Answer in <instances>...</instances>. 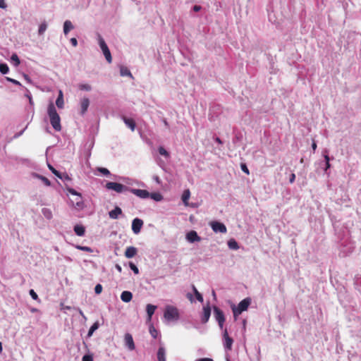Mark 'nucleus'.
Wrapping results in <instances>:
<instances>
[{
    "label": "nucleus",
    "mask_w": 361,
    "mask_h": 361,
    "mask_svg": "<svg viewBox=\"0 0 361 361\" xmlns=\"http://www.w3.org/2000/svg\"><path fill=\"white\" fill-rule=\"evenodd\" d=\"M48 115L53 128L56 131H60L61 130V118L53 103L48 106Z\"/></svg>",
    "instance_id": "f257e3e1"
},
{
    "label": "nucleus",
    "mask_w": 361,
    "mask_h": 361,
    "mask_svg": "<svg viewBox=\"0 0 361 361\" xmlns=\"http://www.w3.org/2000/svg\"><path fill=\"white\" fill-rule=\"evenodd\" d=\"M251 300L249 298H245L242 301L240 302L238 307L233 306L232 307L233 316L235 317H238L239 314H240L243 311L247 310L250 304Z\"/></svg>",
    "instance_id": "f03ea898"
},
{
    "label": "nucleus",
    "mask_w": 361,
    "mask_h": 361,
    "mask_svg": "<svg viewBox=\"0 0 361 361\" xmlns=\"http://www.w3.org/2000/svg\"><path fill=\"white\" fill-rule=\"evenodd\" d=\"M105 187L108 190H112L118 193L129 191L130 190V188L128 186L116 182H108L106 183Z\"/></svg>",
    "instance_id": "7ed1b4c3"
},
{
    "label": "nucleus",
    "mask_w": 361,
    "mask_h": 361,
    "mask_svg": "<svg viewBox=\"0 0 361 361\" xmlns=\"http://www.w3.org/2000/svg\"><path fill=\"white\" fill-rule=\"evenodd\" d=\"M98 40H99V47L105 56V59L109 63H111L112 61V57L111 52L108 48V46L106 45L104 39L100 35H98Z\"/></svg>",
    "instance_id": "20e7f679"
},
{
    "label": "nucleus",
    "mask_w": 361,
    "mask_h": 361,
    "mask_svg": "<svg viewBox=\"0 0 361 361\" xmlns=\"http://www.w3.org/2000/svg\"><path fill=\"white\" fill-rule=\"evenodd\" d=\"M164 317L167 320L177 319L178 318V311L177 308L168 306L164 312Z\"/></svg>",
    "instance_id": "39448f33"
},
{
    "label": "nucleus",
    "mask_w": 361,
    "mask_h": 361,
    "mask_svg": "<svg viewBox=\"0 0 361 361\" xmlns=\"http://www.w3.org/2000/svg\"><path fill=\"white\" fill-rule=\"evenodd\" d=\"M214 314L215 319L218 322L220 328L222 329L225 322V317L223 311L221 310L219 307L214 306Z\"/></svg>",
    "instance_id": "423d86ee"
},
{
    "label": "nucleus",
    "mask_w": 361,
    "mask_h": 361,
    "mask_svg": "<svg viewBox=\"0 0 361 361\" xmlns=\"http://www.w3.org/2000/svg\"><path fill=\"white\" fill-rule=\"evenodd\" d=\"M210 226H211L212 230L215 233L219 232V233H226V231H227V228H226V226L224 224L221 223V222H219V221H212L210 223Z\"/></svg>",
    "instance_id": "0eeeda50"
},
{
    "label": "nucleus",
    "mask_w": 361,
    "mask_h": 361,
    "mask_svg": "<svg viewBox=\"0 0 361 361\" xmlns=\"http://www.w3.org/2000/svg\"><path fill=\"white\" fill-rule=\"evenodd\" d=\"M124 342L126 346L130 351L134 350L135 348V343L133 336L130 334L126 333L124 336Z\"/></svg>",
    "instance_id": "6e6552de"
},
{
    "label": "nucleus",
    "mask_w": 361,
    "mask_h": 361,
    "mask_svg": "<svg viewBox=\"0 0 361 361\" xmlns=\"http://www.w3.org/2000/svg\"><path fill=\"white\" fill-rule=\"evenodd\" d=\"M143 226V221L140 219L135 218L132 222V230L134 233L138 234Z\"/></svg>",
    "instance_id": "1a4fd4ad"
},
{
    "label": "nucleus",
    "mask_w": 361,
    "mask_h": 361,
    "mask_svg": "<svg viewBox=\"0 0 361 361\" xmlns=\"http://www.w3.org/2000/svg\"><path fill=\"white\" fill-rule=\"evenodd\" d=\"M129 191L140 198L145 199L149 197V192L146 190L130 188Z\"/></svg>",
    "instance_id": "9d476101"
},
{
    "label": "nucleus",
    "mask_w": 361,
    "mask_h": 361,
    "mask_svg": "<svg viewBox=\"0 0 361 361\" xmlns=\"http://www.w3.org/2000/svg\"><path fill=\"white\" fill-rule=\"evenodd\" d=\"M224 347L228 350H231L233 340L232 338H231L228 336V331L226 329H225V331L224 332Z\"/></svg>",
    "instance_id": "9b49d317"
},
{
    "label": "nucleus",
    "mask_w": 361,
    "mask_h": 361,
    "mask_svg": "<svg viewBox=\"0 0 361 361\" xmlns=\"http://www.w3.org/2000/svg\"><path fill=\"white\" fill-rule=\"evenodd\" d=\"M186 239L190 243L199 242L201 238L195 231H190L186 235Z\"/></svg>",
    "instance_id": "f8f14e48"
},
{
    "label": "nucleus",
    "mask_w": 361,
    "mask_h": 361,
    "mask_svg": "<svg viewBox=\"0 0 361 361\" xmlns=\"http://www.w3.org/2000/svg\"><path fill=\"white\" fill-rule=\"evenodd\" d=\"M210 315H211V308H210V306L209 305H207V306H204L203 307V313H202V316L201 318L202 322L204 324L207 323L210 317Z\"/></svg>",
    "instance_id": "ddd939ff"
},
{
    "label": "nucleus",
    "mask_w": 361,
    "mask_h": 361,
    "mask_svg": "<svg viewBox=\"0 0 361 361\" xmlns=\"http://www.w3.org/2000/svg\"><path fill=\"white\" fill-rule=\"evenodd\" d=\"M137 253V249L135 247L130 246L128 247L125 251V257L126 258H133L134 257Z\"/></svg>",
    "instance_id": "4468645a"
},
{
    "label": "nucleus",
    "mask_w": 361,
    "mask_h": 361,
    "mask_svg": "<svg viewBox=\"0 0 361 361\" xmlns=\"http://www.w3.org/2000/svg\"><path fill=\"white\" fill-rule=\"evenodd\" d=\"M122 214L121 209L116 206L113 210L109 212V216L112 219H117L118 216Z\"/></svg>",
    "instance_id": "2eb2a0df"
},
{
    "label": "nucleus",
    "mask_w": 361,
    "mask_h": 361,
    "mask_svg": "<svg viewBox=\"0 0 361 361\" xmlns=\"http://www.w3.org/2000/svg\"><path fill=\"white\" fill-rule=\"evenodd\" d=\"M90 105V100L88 98H83L80 102V107H81V114H84Z\"/></svg>",
    "instance_id": "dca6fc26"
},
{
    "label": "nucleus",
    "mask_w": 361,
    "mask_h": 361,
    "mask_svg": "<svg viewBox=\"0 0 361 361\" xmlns=\"http://www.w3.org/2000/svg\"><path fill=\"white\" fill-rule=\"evenodd\" d=\"M133 298V294L130 291H128V290H125L123 292H122L121 295V299L122 300V301L125 302H130Z\"/></svg>",
    "instance_id": "f3484780"
},
{
    "label": "nucleus",
    "mask_w": 361,
    "mask_h": 361,
    "mask_svg": "<svg viewBox=\"0 0 361 361\" xmlns=\"http://www.w3.org/2000/svg\"><path fill=\"white\" fill-rule=\"evenodd\" d=\"M157 309V306L148 304L146 307L147 314V319L148 321H151L152 317L154 313L155 310Z\"/></svg>",
    "instance_id": "a211bd4d"
},
{
    "label": "nucleus",
    "mask_w": 361,
    "mask_h": 361,
    "mask_svg": "<svg viewBox=\"0 0 361 361\" xmlns=\"http://www.w3.org/2000/svg\"><path fill=\"white\" fill-rule=\"evenodd\" d=\"M123 120L126 125L130 128L132 131L135 130V122L133 118H128L125 116L123 117Z\"/></svg>",
    "instance_id": "6ab92c4d"
},
{
    "label": "nucleus",
    "mask_w": 361,
    "mask_h": 361,
    "mask_svg": "<svg viewBox=\"0 0 361 361\" xmlns=\"http://www.w3.org/2000/svg\"><path fill=\"white\" fill-rule=\"evenodd\" d=\"M158 361H166V350L164 347H159L157 351Z\"/></svg>",
    "instance_id": "aec40b11"
},
{
    "label": "nucleus",
    "mask_w": 361,
    "mask_h": 361,
    "mask_svg": "<svg viewBox=\"0 0 361 361\" xmlns=\"http://www.w3.org/2000/svg\"><path fill=\"white\" fill-rule=\"evenodd\" d=\"M74 231L78 236H83L85 233V228L82 225L77 224L74 226Z\"/></svg>",
    "instance_id": "412c9836"
},
{
    "label": "nucleus",
    "mask_w": 361,
    "mask_h": 361,
    "mask_svg": "<svg viewBox=\"0 0 361 361\" xmlns=\"http://www.w3.org/2000/svg\"><path fill=\"white\" fill-rule=\"evenodd\" d=\"M56 104L59 109H62L63 107V105H64L63 95V92L61 90H59V96L56 101Z\"/></svg>",
    "instance_id": "4be33fe9"
},
{
    "label": "nucleus",
    "mask_w": 361,
    "mask_h": 361,
    "mask_svg": "<svg viewBox=\"0 0 361 361\" xmlns=\"http://www.w3.org/2000/svg\"><path fill=\"white\" fill-rule=\"evenodd\" d=\"M73 28V25L70 20H66L63 25V32L67 35L70 30Z\"/></svg>",
    "instance_id": "5701e85b"
},
{
    "label": "nucleus",
    "mask_w": 361,
    "mask_h": 361,
    "mask_svg": "<svg viewBox=\"0 0 361 361\" xmlns=\"http://www.w3.org/2000/svg\"><path fill=\"white\" fill-rule=\"evenodd\" d=\"M190 197V192L189 190H185L182 195V200L185 205H188V200Z\"/></svg>",
    "instance_id": "b1692460"
},
{
    "label": "nucleus",
    "mask_w": 361,
    "mask_h": 361,
    "mask_svg": "<svg viewBox=\"0 0 361 361\" xmlns=\"http://www.w3.org/2000/svg\"><path fill=\"white\" fill-rule=\"evenodd\" d=\"M99 324L98 322H94L92 326L90 328L89 331H88V334H87V336L90 337L91 336L93 333L99 328Z\"/></svg>",
    "instance_id": "393cba45"
},
{
    "label": "nucleus",
    "mask_w": 361,
    "mask_h": 361,
    "mask_svg": "<svg viewBox=\"0 0 361 361\" xmlns=\"http://www.w3.org/2000/svg\"><path fill=\"white\" fill-rule=\"evenodd\" d=\"M228 246L230 249L238 250L239 248L238 243L234 239H231L228 242Z\"/></svg>",
    "instance_id": "a878e982"
},
{
    "label": "nucleus",
    "mask_w": 361,
    "mask_h": 361,
    "mask_svg": "<svg viewBox=\"0 0 361 361\" xmlns=\"http://www.w3.org/2000/svg\"><path fill=\"white\" fill-rule=\"evenodd\" d=\"M11 61L16 67L18 66L20 63V59L16 54H12L11 57Z\"/></svg>",
    "instance_id": "bb28decb"
},
{
    "label": "nucleus",
    "mask_w": 361,
    "mask_h": 361,
    "mask_svg": "<svg viewBox=\"0 0 361 361\" xmlns=\"http://www.w3.org/2000/svg\"><path fill=\"white\" fill-rule=\"evenodd\" d=\"M192 288L195 295L197 300L198 301H200V302H202L203 297H202V294L197 290V288H195V286L194 285L192 286Z\"/></svg>",
    "instance_id": "cd10ccee"
},
{
    "label": "nucleus",
    "mask_w": 361,
    "mask_h": 361,
    "mask_svg": "<svg viewBox=\"0 0 361 361\" xmlns=\"http://www.w3.org/2000/svg\"><path fill=\"white\" fill-rule=\"evenodd\" d=\"M149 197L157 202L161 201L163 199L162 195L159 192L149 193Z\"/></svg>",
    "instance_id": "c85d7f7f"
},
{
    "label": "nucleus",
    "mask_w": 361,
    "mask_h": 361,
    "mask_svg": "<svg viewBox=\"0 0 361 361\" xmlns=\"http://www.w3.org/2000/svg\"><path fill=\"white\" fill-rule=\"evenodd\" d=\"M9 71V68L6 63H0V72L2 74H6Z\"/></svg>",
    "instance_id": "c756f323"
},
{
    "label": "nucleus",
    "mask_w": 361,
    "mask_h": 361,
    "mask_svg": "<svg viewBox=\"0 0 361 361\" xmlns=\"http://www.w3.org/2000/svg\"><path fill=\"white\" fill-rule=\"evenodd\" d=\"M120 71L122 76H132L130 71L126 67L122 66Z\"/></svg>",
    "instance_id": "7c9ffc66"
},
{
    "label": "nucleus",
    "mask_w": 361,
    "mask_h": 361,
    "mask_svg": "<svg viewBox=\"0 0 361 361\" xmlns=\"http://www.w3.org/2000/svg\"><path fill=\"white\" fill-rule=\"evenodd\" d=\"M149 333L154 338H157L158 336V331L152 324L149 326Z\"/></svg>",
    "instance_id": "2f4dec72"
},
{
    "label": "nucleus",
    "mask_w": 361,
    "mask_h": 361,
    "mask_svg": "<svg viewBox=\"0 0 361 361\" xmlns=\"http://www.w3.org/2000/svg\"><path fill=\"white\" fill-rule=\"evenodd\" d=\"M47 28V25L46 23H42L40 24L39 27V30H38V33L39 35H43L44 32L46 31Z\"/></svg>",
    "instance_id": "473e14b6"
},
{
    "label": "nucleus",
    "mask_w": 361,
    "mask_h": 361,
    "mask_svg": "<svg viewBox=\"0 0 361 361\" xmlns=\"http://www.w3.org/2000/svg\"><path fill=\"white\" fill-rule=\"evenodd\" d=\"M75 247L79 250H82V251H85V252H92L93 250L91 247H87V246H82V245H76Z\"/></svg>",
    "instance_id": "72a5a7b5"
},
{
    "label": "nucleus",
    "mask_w": 361,
    "mask_h": 361,
    "mask_svg": "<svg viewBox=\"0 0 361 361\" xmlns=\"http://www.w3.org/2000/svg\"><path fill=\"white\" fill-rule=\"evenodd\" d=\"M48 167L49 169H50V171L55 175L57 177H59V178H61V173H59V171H58L57 170H56L51 165L49 164L48 165Z\"/></svg>",
    "instance_id": "f704fd0d"
},
{
    "label": "nucleus",
    "mask_w": 361,
    "mask_h": 361,
    "mask_svg": "<svg viewBox=\"0 0 361 361\" xmlns=\"http://www.w3.org/2000/svg\"><path fill=\"white\" fill-rule=\"evenodd\" d=\"M42 212H43V214L44 215V216L47 219H50L52 217L51 212L49 209H43Z\"/></svg>",
    "instance_id": "c9c22d12"
},
{
    "label": "nucleus",
    "mask_w": 361,
    "mask_h": 361,
    "mask_svg": "<svg viewBox=\"0 0 361 361\" xmlns=\"http://www.w3.org/2000/svg\"><path fill=\"white\" fill-rule=\"evenodd\" d=\"M158 150H159V153L161 155H163L164 157H169V152L163 147H159Z\"/></svg>",
    "instance_id": "e433bc0d"
},
{
    "label": "nucleus",
    "mask_w": 361,
    "mask_h": 361,
    "mask_svg": "<svg viewBox=\"0 0 361 361\" xmlns=\"http://www.w3.org/2000/svg\"><path fill=\"white\" fill-rule=\"evenodd\" d=\"M37 177L41 179L42 180V182L47 185V186H49L51 185V182L50 180L47 178L46 177L44 176H37Z\"/></svg>",
    "instance_id": "4c0bfd02"
},
{
    "label": "nucleus",
    "mask_w": 361,
    "mask_h": 361,
    "mask_svg": "<svg viewBox=\"0 0 361 361\" xmlns=\"http://www.w3.org/2000/svg\"><path fill=\"white\" fill-rule=\"evenodd\" d=\"M97 170L102 174L105 175V176H109L110 175V171L106 169V168H102V167H100V168H98Z\"/></svg>",
    "instance_id": "58836bf2"
},
{
    "label": "nucleus",
    "mask_w": 361,
    "mask_h": 361,
    "mask_svg": "<svg viewBox=\"0 0 361 361\" xmlns=\"http://www.w3.org/2000/svg\"><path fill=\"white\" fill-rule=\"evenodd\" d=\"M129 266H130V268L133 270V271L135 274H137L139 273V269H138V268L137 267V266L135 264H134L132 262H130L129 263Z\"/></svg>",
    "instance_id": "ea45409f"
},
{
    "label": "nucleus",
    "mask_w": 361,
    "mask_h": 361,
    "mask_svg": "<svg viewBox=\"0 0 361 361\" xmlns=\"http://www.w3.org/2000/svg\"><path fill=\"white\" fill-rule=\"evenodd\" d=\"M79 88L81 90L90 91L91 90L90 85L87 84H82L79 85Z\"/></svg>",
    "instance_id": "a19ab883"
},
{
    "label": "nucleus",
    "mask_w": 361,
    "mask_h": 361,
    "mask_svg": "<svg viewBox=\"0 0 361 361\" xmlns=\"http://www.w3.org/2000/svg\"><path fill=\"white\" fill-rule=\"evenodd\" d=\"M94 291L96 294H100L102 291V286L101 284L96 285Z\"/></svg>",
    "instance_id": "79ce46f5"
},
{
    "label": "nucleus",
    "mask_w": 361,
    "mask_h": 361,
    "mask_svg": "<svg viewBox=\"0 0 361 361\" xmlns=\"http://www.w3.org/2000/svg\"><path fill=\"white\" fill-rule=\"evenodd\" d=\"M30 296L32 297V298L35 300H37L38 299V295L35 292L34 290L31 289L30 290Z\"/></svg>",
    "instance_id": "37998d69"
},
{
    "label": "nucleus",
    "mask_w": 361,
    "mask_h": 361,
    "mask_svg": "<svg viewBox=\"0 0 361 361\" xmlns=\"http://www.w3.org/2000/svg\"><path fill=\"white\" fill-rule=\"evenodd\" d=\"M324 159H325V161H326V169L325 170H327V169L330 168V164H329V157L328 156V154H324Z\"/></svg>",
    "instance_id": "c03bdc74"
},
{
    "label": "nucleus",
    "mask_w": 361,
    "mask_h": 361,
    "mask_svg": "<svg viewBox=\"0 0 361 361\" xmlns=\"http://www.w3.org/2000/svg\"><path fill=\"white\" fill-rule=\"evenodd\" d=\"M82 361H93L92 356L90 355H85L82 357Z\"/></svg>",
    "instance_id": "a18cd8bd"
},
{
    "label": "nucleus",
    "mask_w": 361,
    "mask_h": 361,
    "mask_svg": "<svg viewBox=\"0 0 361 361\" xmlns=\"http://www.w3.org/2000/svg\"><path fill=\"white\" fill-rule=\"evenodd\" d=\"M68 191L71 194H72V195L79 196L80 199L81 200V196H80V194H79L76 190H75L74 189H73V188H68Z\"/></svg>",
    "instance_id": "49530a36"
},
{
    "label": "nucleus",
    "mask_w": 361,
    "mask_h": 361,
    "mask_svg": "<svg viewBox=\"0 0 361 361\" xmlns=\"http://www.w3.org/2000/svg\"><path fill=\"white\" fill-rule=\"evenodd\" d=\"M6 80H7L8 81H9V82H12V83H13V84H14V85H21L20 82H18V80H14V79H13V78H8V77H7V78H6Z\"/></svg>",
    "instance_id": "de8ad7c7"
},
{
    "label": "nucleus",
    "mask_w": 361,
    "mask_h": 361,
    "mask_svg": "<svg viewBox=\"0 0 361 361\" xmlns=\"http://www.w3.org/2000/svg\"><path fill=\"white\" fill-rule=\"evenodd\" d=\"M241 169L243 172H245V173L247 174H249L250 173V171H249V169H247L246 164H241Z\"/></svg>",
    "instance_id": "09e8293b"
},
{
    "label": "nucleus",
    "mask_w": 361,
    "mask_h": 361,
    "mask_svg": "<svg viewBox=\"0 0 361 361\" xmlns=\"http://www.w3.org/2000/svg\"><path fill=\"white\" fill-rule=\"evenodd\" d=\"M71 43L73 47H76L78 45V41L74 37L71 39Z\"/></svg>",
    "instance_id": "8fccbe9b"
},
{
    "label": "nucleus",
    "mask_w": 361,
    "mask_h": 361,
    "mask_svg": "<svg viewBox=\"0 0 361 361\" xmlns=\"http://www.w3.org/2000/svg\"><path fill=\"white\" fill-rule=\"evenodd\" d=\"M6 7H7V5L5 3L4 0H0V8H6Z\"/></svg>",
    "instance_id": "3c124183"
},
{
    "label": "nucleus",
    "mask_w": 361,
    "mask_h": 361,
    "mask_svg": "<svg viewBox=\"0 0 361 361\" xmlns=\"http://www.w3.org/2000/svg\"><path fill=\"white\" fill-rule=\"evenodd\" d=\"M193 11H195V12H198L200 11L201 9H202V7L199 5H195L193 6Z\"/></svg>",
    "instance_id": "603ef678"
},
{
    "label": "nucleus",
    "mask_w": 361,
    "mask_h": 361,
    "mask_svg": "<svg viewBox=\"0 0 361 361\" xmlns=\"http://www.w3.org/2000/svg\"><path fill=\"white\" fill-rule=\"evenodd\" d=\"M295 173H291L290 176L289 181L290 183H293L295 181Z\"/></svg>",
    "instance_id": "864d4df0"
},
{
    "label": "nucleus",
    "mask_w": 361,
    "mask_h": 361,
    "mask_svg": "<svg viewBox=\"0 0 361 361\" xmlns=\"http://www.w3.org/2000/svg\"><path fill=\"white\" fill-rule=\"evenodd\" d=\"M196 361H213V360H212V359H211V358L205 357V358H200V359H198V360H197Z\"/></svg>",
    "instance_id": "5fc2aeb1"
},
{
    "label": "nucleus",
    "mask_w": 361,
    "mask_h": 361,
    "mask_svg": "<svg viewBox=\"0 0 361 361\" xmlns=\"http://www.w3.org/2000/svg\"><path fill=\"white\" fill-rule=\"evenodd\" d=\"M187 298L188 299H189L191 302L193 301V297H192V295L191 293H188L187 294Z\"/></svg>",
    "instance_id": "6e6d98bb"
},
{
    "label": "nucleus",
    "mask_w": 361,
    "mask_h": 361,
    "mask_svg": "<svg viewBox=\"0 0 361 361\" xmlns=\"http://www.w3.org/2000/svg\"><path fill=\"white\" fill-rule=\"evenodd\" d=\"M312 149H313V151H314H314L316 150V149H317V144H316V142H315L314 141V142H312Z\"/></svg>",
    "instance_id": "4d7b16f0"
},
{
    "label": "nucleus",
    "mask_w": 361,
    "mask_h": 361,
    "mask_svg": "<svg viewBox=\"0 0 361 361\" xmlns=\"http://www.w3.org/2000/svg\"><path fill=\"white\" fill-rule=\"evenodd\" d=\"M116 269H117L119 272H121V271H122V268H121V267L120 265L116 264Z\"/></svg>",
    "instance_id": "13d9d810"
},
{
    "label": "nucleus",
    "mask_w": 361,
    "mask_h": 361,
    "mask_svg": "<svg viewBox=\"0 0 361 361\" xmlns=\"http://www.w3.org/2000/svg\"><path fill=\"white\" fill-rule=\"evenodd\" d=\"M215 140L219 144H221L222 143V142H221V139L219 137H216Z\"/></svg>",
    "instance_id": "bf43d9fd"
},
{
    "label": "nucleus",
    "mask_w": 361,
    "mask_h": 361,
    "mask_svg": "<svg viewBox=\"0 0 361 361\" xmlns=\"http://www.w3.org/2000/svg\"><path fill=\"white\" fill-rule=\"evenodd\" d=\"M79 313H80V314L81 316H82L83 317H85L84 314H83V312H82V311L81 310H79Z\"/></svg>",
    "instance_id": "052dcab7"
},
{
    "label": "nucleus",
    "mask_w": 361,
    "mask_h": 361,
    "mask_svg": "<svg viewBox=\"0 0 361 361\" xmlns=\"http://www.w3.org/2000/svg\"><path fill=\"white\" fill-rule=\"evenodd\" d=\"M3 348H2V343L0 342V353H2Z\"/></svg>",
    "instance_id": "680f3d73"
},
{
    "label": "nucleus",
    "mask_w": 361,
    "mask_h": 361,
    "mask_svg": "<svg viewBox=\"0 0 361 361\" xmlns=\"http://www.w3.org/2000/svg\"><path fill=\"white\" fill-rule=\"evenodd\" d=\"M24 78H25L27 80L30 81V79H29V78H28V76H27V75H24Z\"/></svg>",
    "instance_id": "e2e57ef3"
},
{
    "label": "nucleus",
    "mask_w": 361,
    "mask_h": 361,
    "mask_svg": "<svg viewBox=\"0 0 361 361\" xmlns=\"http://www.w3.org/2000/svg\"><path fill=\"white\" fill-rule=\"evenodd\" d=\"M81 204H82L81 202H77V203H76L77 206H78V207H80Z\"/></svg>",
    "instance_id": "0e129e2a"
},
{
    "label": "nucleus",
    "mask_w": 361,
    "mask_h": 361,
    "mask_svg": "<svg viewBox=\"0 0 361 361\" xmlns=\"http://www.w3.org/2000/svg\"><path fill=\"white\" fill-rule=\"evenodd\" d=\"M164 123L165 126H166L169 125L168 122L166 120H164Z\"/></svg>",
    "instance_id": "69168bd1"
}]
</instances>
